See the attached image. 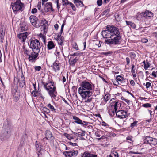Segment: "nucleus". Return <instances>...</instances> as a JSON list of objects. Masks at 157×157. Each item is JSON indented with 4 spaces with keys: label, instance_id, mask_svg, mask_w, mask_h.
<instances>
[{
    "label": "nucleus",
    "instance_id": "obj_51",
    "mask_svg": "<svg viewBox=\"0 0 157 157\" xmlns=\"http://www.w3.org/2000/svg\"><path fill=\"white\" fill-rule=\"evenodd\" d=\"M97 5L98 6H100L102 5V0H98L97 1Z\"/></svg>",
    "mask_w": 157,
    "mask_h": 157
},
{
    "label": "nucleus",
    "instance_id": "obj_47",
    "mask_svg": "<svg viewBox=\"0 0 157 157\" xmlns=\"http://www.w3.org/2000/svg\"><path fill=\"white\" fill-rule=\"evenodd\" d=\"M112 157H118V154L116 152H114L110 155Z\"/></svg>",
    "mask_w": 157,
    "mask_h": 157
},
{
    "label": "nucleus",
    "instance_id": "obj_25",
    "mask_svg": "<svg viewBox=\"0 0 157 157\" xmlns=\"http://www.w3.org/2000/svg\"><path fill=\"white\" fill-rule=\"evenodd\" d=\"M120 104L118 102H116L114 105V110H113L112 113H116L117 110V109L118 107L120 106Z\"/></svg>",
    "mask_w": 157,
    "mask_h": 157
},
{
    "label": "nucleus",
    "instance_id": "obj_35",
    "mask_svg": "<svg viewBox=\"0 0 157 157\" xmlns=\"http://www.w3.org/2000/svg\"><path fill=\"white\" fill-rule=\"evenodd\" d=\"M64 136L67 138L68 139L70 140H71L74 139V137L72 136L71 135L67 133H64Z\"/></svg>",
    "mask_w": 157,
    "mask_h": 157
},
{
    "label": "nucleus",
    "instance_id": "obj_38",
    "mask_svg": "<svg viewBox=\"0 0 157 157\" xmlns=\"http://www.w3.org/2000/svg\"><path fill=\"white\" fill-rule=\"evenodd\" d=\"M47 106L54 113L56 112L55 109L54 108V106L53 105H51L49 103L48 104Z\"/></svg>",
    "mask_w": 157,
    "mask_h": 157
},
{
    "label": "nucleus",
    "instance_id": "obj_23",
    "mask_svg": "<svg viewBox=\"0 0 157 157\" xmlns=\"http://www.w3.org/2000/svg\"><path fill=\"white\" fill-rule=\"evenodd\" d=\"M73 118L75 120L74 122L75 123L81 125L84 124L83 123H82V121L79 118H78L77 117L75 116H73Z\"/></svg>",
    "mask_w": 157,
    "mask_h": 157
},
{
    "label": "nucleus",
    "instance_id": "obj_15",
    "mask_svg": "<svg viewBox=\"0 0 157 157\" xmlns=\"http://www.w3.org/2000/svg\"><path fill=\"white\" fill-rule=\"evenodd\" d=\"M113 44L116 45L120 44L121 41V37L119 35L117 36L116 37L113 38Z\"/></svg>",
    "mask_w": 157,
    "mask_h": 157
},
{
    "label": "nucleus",
    "instance_id": "obj_55",
    "mask_svg": "<svg viewBox=\"0 0 157 157\" xmlns=\"http://www.w3.org/2000/svg\"><path fill=\"white\" fill-rule=\"evenodd\" d=\"M151 83L149 82H147L146 83V86L147 89L150 87L151 86Z\"/></svg>",
    "mask_w": 157,
    "mask_h": 157
},
{
    "label": "nucleus",
    "instance_id": "obj_59",
    "mask_svg": "<svg viewBox=\"0 0 157 157\" xmlns=\"http://www.w3.org/2000/svg\"><path fill=\"white\" fill-rule=\"evenodd\" d=\"M95 135L97 137H100L101 136V135L100 134V132L98 131H97L96 132H95Z\"/></svg>",
    "mask_w": 157,
    "mask_h": 157
},
{
    "label": "nucleus",
    "instance_id": "obj_44",
    "mask_svg": "<svg viewBox=\"0 0 157 157\" xmlns=\"http://www.w3.org/2000/svg\"><path fill=\"white\" fill-rule=\"evenodd\" d=\"M142 106L145 108H147L151 107V105L148 103H146L143 104Z\"/></svg>",
    "mask_w": 157,
    "mask_h": 157
},
{
    "label": "nucleus",
    "instance_id": "obj_21",
    "mask_svg": "<svg viewBox=\"0 0 157 157\" xmlns=\"http://www.w3.org/2000/svg\"><path fill=\"white\" fill-rule=\"evenodd\" d=\"M44 6V7L45 10H54L53 9L52 4L50 2L46 3Z\"/></svg>",
    "mask_w": 157,
    "mask_h": 157
},
{
    "label": "nucleus",
    "instance_id": "obj_33",
    "mask_svg": "<svg viewBox=\"0 0 157 157\" xmlns=\"http://www.w3.org/2000/svg\"><path fill=\"white\" fill-rule=\"evenodd\" d=\"M105 42L109 45L113 44V38L105 40Z\"/></svg>",
    "mask_w": 157,
    "mask_h": 157
},
{
    "label": "nucleus",
    "instance_id": "obj_50",
    "mask_svg": "<svg viewBox=\"0 0 157 157\" xmlns=\"http://www.w3.org/2000/svg\"><path fill=\"white\" fill-rule=\"evenodd\" d=\"M38 92L36 91V90L33 91L32 92V94L34 97H36L37 96Z\"/></svg>",
    "mask_w": 157,
    "mask_h": 157
},
{
    "label": "nucleus",
    "instance_id": "obj_62",
    "mask_svg": "<svg viewBox=\"0 0 157 157\" xmlns=\"http://www.w3.org/2000/svg\"><path fill=\"white\" fill-rule=\"evenodd\" d=\"M126 62L127 63V64H129L130 63V59H129V58L128 57H126Z\"/></svg>",
    "mask_w": 157,
    "mask_h": 157
},
{
    "label": "nucleus",
    "instance_id": "obj_30",
    "mask_svg": "<svg viewBox=\"0 0 157 157\" xmlns=\"http://www.w3.org/2000/svg\"><path fill=\"white\" fill-rule=\"evenodd\" d=\"M64 25L65 24L63 23L61 26L60 32L57 34L56 39L61 38V35L63 32V27Z\"/></svg>",
    "mask_w": 157,
    "mask_h": 157
},
{
    "label": "nucleus",
    "instance_id": "obj_39",
    "mask_svg": "<svg viewBox=\"0 0 157 157\" xmlns=\"http://www.w3.org/2000/svg\"><path fill=\"white\" fill-rule=\"evenodd\" d=\"M110 98V95L109 94H105L104 97V100L105 102L109 100Z\"/></svg>",
    "mask_w": 157,
    "mask_h": 157
},
{
    "label": "nucleus",
    "instance_id": "obj_31",
    "mask_svg": "<svg viewBox=\"0 0 157 157\" xmlns=\"http://www.w3.org/2000/svg\"><path fill=\"white\" fill-rule=\"evenodd\" d=\"M47 26H44V25H41L40 28V29L41 30V32L43 33H46L47 31Z\"/></svg>",
    "mask_w": 157,
    "mask_h": 157
},
{
    "label": "nucleus",
    "instance_id": "obj_46",
    "mask_svg": "<svg viewBox=\"0 0 157 157\" xmlns=\"http://www.w3.org/2000/svg\"><path fill=\"white\" fill-rule=\"evenodd\" d=\"M34 68L35 71H39L41 70V68L40 66H35Z\"/></svg>",
    "mask_w": 157,
    "mask_h": 157
},
{
    "label": "nucleus",
    "instance_id": "obj_12",
    "mask_svg": "<svg viewBox=\"0 0 157 157\" xmlns=\"http://www.w3.org/2000/svg\"><path fill=\"white\" fill-rule=\"evenodd\" d=\"M39 52H36V51H32L31 54L29 56L28 59L30 62H33L36 59L39 55Z\"/></svg>",
    "mask_w": 157,
    "mask_h": 157
},
{
    "label": "nucleus",
    "instance_id": "obj_64",
    "mask_svg": "<svg viewBox=\"0 0 157 157\" xmlns=\"http://www.w3.org/2000/svg\"><path fill=\"white\" fill-rule=\"evenodd\" d=\"M130 84L132 86H134L135 85V82L134 80H131L130 82Z\"/></svg>",
    "mask_w": 157,
    "mask_h": 157
},
{
    "label": "nucleus",
    "instance_id": "obj_17",
    "mask_svg": "<svg viewBox=\"0 0 157 157\" xmlns=\"http://www.w3.org/2000/svg\"><path fill=\"white\" fill-rule=\"evenodd\" d=\"M20 27L18 30L20 32H22L23 31L26 30L28 29V26L25 23H22L20 24Z\"/></svg>",
    "mask_w": 157,
    "mask_h": 157
},
{
    "label": "nucleus",
    "instance_id": "obj_36",
    "mask_svg": "<svg viewBox=\"0 0 157 157\" xmlns=\"http://www.w3.org/2000/svg\"><path fill=\"white\" fill-rule=\"evenodd\" d=\"M48 24L47 21L45 19H43L40 21V26L41 25L48 26Z\"/></svg>",
    "mask_w": 157,
    "mask_h": 157
},
{
    "label": "nucleus",
    "instance_id": "obj_54",
    "mask_svg": "<svg viewBox=\"0 0 157 157\" xmlns=\"http://www.w3.org/2000/svg\"><path fill=\"white\" fill-rule=\"evenodd\" d=\"M132 138L133 137L132 136H128L126 138V140H128L133 141Z\"/></svg>",
    "mask_w": 157,
    "mask_h": 157
},
{
    "label": "nucleus",
    "instance_id": "obj_29",
    "mask_svg": "<svg viewBox=\"0 0 157 157\" xmlns=\"http://www.w3.org/2000/svg\"><path fill=\"white\" fill-rule=\"evenodd\" d=\"M5 33L2 28L0 29V41L3 40Z\"/></svg>",
    "mask_w": 157,
    "mask_h": 157
},
{
    "label": "nucleus",
    "instance_id": "obj_45",
    "mask_svg": "<svg viewBox=\"0 0 157 157\" xmlns=\"http://www.w3.org/2000/svg\"><path fill=\"white\" fill-rule=\"evenodd\" d=\"M130 57L133 59H134L136 57V55L134 52H131L129 54Z\"/></svg>",
    "mask_w": 157,
    "mask_h": 157
},
{
    "label": "nucleus",
    "instance_id": "obj_60",
    "mask_svg": "<svg viewBox=\"0 0 157 157\" xmlns=\"http://www.w3.org/2000/svg\"><path fill=\"white\" fill-rule=\"evenodd\" d=\"M55 3L56 4L57 6L58 9H59L58 0H55Z\"/></svg>",
    "mask_w": 157,
    "mask_h": 157
},
{
    "label": "nucleus",
    "instance_id": "obj_13",
    "mask_svg": "<svg viewBox=\"0 0 157 157\" xmlns=\"http://www.w3.org/2000/svg\"><path fill=\"white\" fill-rule=\"evenodd\" d=\"M12 94L13 100L16 102L18 101L20 97L19 92L16 90H13L12 91Z\"/></svg>",
    "mask_w": 157,
    "mask_h": 157
},
{
    "label": "nucleus",
    "instance_id": "obj_63",
    "mask_svg": "<svg viewBox=\"0 0 157 157\" xmlns=\"http://www.w3.org/2000/svg\"><path fill=\"white\" fill-rule=\"evenodd\" d=\"M152 75L154 77H157V75L156 74V72L155 71H153L152 73Z\"/></svg>",
    "mask_w": 157,
    "mask_h": 157
},
{
    "label": "nucleus",
    "instance_id": "obj_49",
    "mask_svg": "<svg viewBox=\"0 0 157 157\" xmlns=\"http://www.w3.org/2000/svg\"><path fill=\"white\" fill-rule=\"evenodd\" d=\"M113 84L116 86H117L119 84V83L118 82L117 80H114L113 81H112Z\"/></svg>",
    "mask_w": 157,
    "mask_h": 157
},
{
    "label": "nucleus",
    "instance_id": "obj_40",
    "mask_svg": "<svg viewBox=\"0 0 157 157\" xmlns=\"http://www.w3.org/2000/svg\"><path fill=\"white\" fill-rule=\"evenodd\" d=\"M113 53V52L112 51H109L106 52H103L102 54L106 56H110Z\"/></svg>",
    "mask_w": 157,
    "mask_h": 157
},
{
    "label": "nucleus",
    "instance_id": "obj_42",
    "mask_svg": "<svg viewBox=\"0 0 157 157\" xmlns=\"http://www.w3.org/2000/svg\"><path fill=\"white\" fill-rule=\"evenodd\" d=\"M89 97V98H87L86 100L85 101V102H91L92 101H93V100L94 99V98L92 97Z\"/></svg>",
    "mask_w": 157,
    "mask_h": 157
},
{
    "label": "nucleus",
    "instance_id": "obj_4",
    "mask_svg": "<svg viewBox=\"0 0 157 157\" xmlns=\"http://www.w3.org/2000/svg\"><path fill=\"white\" fill-rule=\"evenodd\" d=\"M30 41V48H31L32 51H36L40 52L41 46L39 41L34 39H31Z\"/></svg>",
    "mask_w": 157,
    "mask_h": 157
},
{
    "label": "nucleus",
    "instance_id": "obj_24",
    "mask_svg": "<svg viewBox=\"0 0 157 157\" xmlns=\"http://www.w3.org/2000/svg\"><path fill=\"white\" fill-rule=\"evenodd\" d=\"M55 45L53 42L50 41L48 42L47 44V48L49 50L52 49L54 48Z\"/></svg>",
    "mask_w": 157,
    "mask_h": 157
},
{
    "label": "nucleus",
    "instance_id": "obj_26",
    "mask_svg": "<svg viewBox=\"0 0 157 157\" xmlns=\"http://www.w3.org/2000/svg\"><path fill=\"white\" fill-rule=\"evenodd\" d=\"M81 157H97V155L85 152Z\"/></svg>",
    "mask_w": 157,
    "mask_h": 157
},
{
    "label": "nucleus",
    "instance_id": "obj_56",
    "mask_svg": "<svg viewBox=\"0 0 157 157\" xmlns=\"http://www.w3.org/2000/svg\"><path fill=\"white\" fill-rule=\"evenodd\" d=\"M37 7L39 10H40L41 8V2H39L37 4Z\"/></svg>",
    "mask_w": 157,
    "mask_h": 157
},
{
    "label": "nucleus",
    "instance_id": "obj_5",
    "mask_svg": "<svg viewBox=\"0 0 157 157\" xmlns=\"http://www.w3.org/2000/svg\"><path fill=\"white\" fill-rule=\"evenodd\" d=\"M11 6L13 10H22L25 9V5L20 0H17L14 3H12Z\"/></svg>",
    "mask_w": 157,
    "mask_h": 157
},
{
    "label": "nucleus",
    "instance_id": "obj_3",
    "mask_svg": "<svg viewBox=\"0 0 157 157\" xmlns=\"http://www.w3.org/2000/svg\"><path fill=\"white\" fill-rule=\"evenodd\" d=\"M12 129V127L10 125L8 124L4 125L0 136V139L2 141L6 140L10 136Z\"/></svg>",
    "mask_w": 157,
    "mask_h": 157
},
{
    "label": "nucleus",
    "instance_id": "obj_22",
    "mask_svg": "<svg viewBox=\"0 0 157 157\" xmlns=\"http://www.w3.org/2000/svg\"><path fill=\"white\" fill-rule=\"evenodd\" d=\"M35 145L36 150L38 152H40L41 151L42 147V146L40 143L37 141H36L35 143Z\"/></svg>",
    "mask_w": 157,
    "mask_h": 157
},
{
    "label": "nucleus",
    "instance_id": "obj_9",
    "mask_svg": "<svg viewBox=\"0 0 157 157\" xmlns=\"http://www.w3.org/2000/svg\"><path fill=\"white\" fill-rule=\"evenodd\" d=\"M78 152L77 150L65 151L63 153L66 157H75L78 155Z\"/></svg>",
    "mask_w": 157,
    "mask_h": 157
},
{
    "label": "nucleus",
    "instance_id": "obj_11",
    "mask_svg": "<svg viewBox=\"0 0 157 157\" xmlns=\"http://www.w3.org/2000/svg\"><path fill=\"white\" fill-rule=\"evenodd\" d=\"M116 116L120 118H125L128 117L127 112L123 110H119L116 112Z\"/></svg>",
    "mask_w": 157,
    "mask_h": 157
},
{
    "label": "nucleus",
    "instance_id": "obj_52",
    "mask_svg": "<svg viewBox=\"0 0 157 157\" xmlns=\"http://www.w3.org/2000/svg\"><path fill=\"white\" fill-rule=\"evenodd\" d=\"M134 65L133 64H132L131 72H132V73H135V69H134Z\"/></svg>",
    "mask_w": 157,
    "mask_h": 157
},
{
    "label": "nucleus",
    "instance_id": "obj_28",
    "mask_svg": "<svg viewBox=\"0 0 157 157\" xmlns=\"http://www.w3.org/2000/svg\"><path fill=\"white\" fill-rule=\"evenodd\" d=\"M153 13L149 10H146L144 14V16L151 17L153 16Z\"/></svg>",
    "mask_w": 157,
    "mask_h": 157
},
{
    "label": "nucleus",
    "instance_id": "obj_7",
    "mask_svg": "<svg viewBox=\"0 0 157 157\" xmlns=\"http://www.w3.org/2000/svg\"><path fill=\"white\" fill-rule=\"evenodd\" d=\"M146 144H149L151 146H155L157 144V139L150 137L146 136L145 137L143 145H144Z\"/></svg>",
    "mask_w": 157,
    "mask_h": 157
},
{
    "label": "nucleus",
    "instance_id": "obj_14",
    "mask_svg": "<svg viewBox=\"0 0 157 157\" xmlns=\"http://www.w3.org/2000/svg\"><path fill=\"white\" fill-rule=\"evenodd\" d=\"M109 32H108L107 29L105 30H103L101 33V34L104 38L108 39L112 37L110 33Z\"/></svg>",
    "mask_w": 157,
    "mask_h": 157
},
{
    "label": "nucleus",
    "instance_id": "obj_16",
    "mask_svg": "<svg viewBox=\"0 0 157 157\" xmlns=\"http://www.w3.org/2000/svg\"><path fill=\"white\" fill-rule=\"evenodd\" d=\"M45 138L48 140H52L54 139V137L51 132L49 130H46L45 132Z\"/></svg>",
    "mask_w": 157,
    "mask_h": 157
},
{
    "label": "nucleus",
    "instance_id": "obj_32",
    "mask_svg": "<svg viewBox=\"0 0 157 157\" xmlns=\"http://www.w3.org/2000/svg\"><path fill=\"white\" fill-rule=\"evenodd\" d=\"M116 79L118 82L119 83V84H121L123 82L124 78L120 75H118L116 77Z\"/></svg>",
    "mask_w": 157,
    "mask_h": 157
},
{
    "label": "nucleus",
    "instance_id": "obj_58",
    "mask_svg": "<svg viewBox=\"0 0 157 157\" xmlns=\"http://www.w3.org/2000/svg\"><path fill=\"white\" fill-rule=\"evenodd\" d=\"M141 41L142 43H146L148 42V40L146 38H143L142 39Z\"/></svg>",
    "mask_w": 157,
    "mask_h": 157
},
{
    "label": "nucleus",
    "instance_id": "obj_37",
    "mask_svg": "<svg viewBox=\"0 0 157 157\" xmlns=\"http://www.w3.org/2000/svg\"><path fill=\"white\" fill-rule=\"evenodd\" d=\"M63 39L64 38L63 36H61V38L56 39L59 45H63Z\"/></svg>",
    "mask_w": 157,
    "mask_h": 157
},
{
    "label": "nucleus",
    "instance_id": "obj_53",
    "mask_svg": "<svg viewBox=\"0 0 157 157\" xmlns=\"http://www.w3.org/2000/svg\"><path fill=\"white\" fill-rule=\"evenodd\" d=\"M69 144L72 146H76L77 145V144L76 143H72L71 142H68Z\"/></svg>",
    "mask_w": 157,
    "mask_h": 157
},
{
    "label": "nucleus",
    "instance_id": "obj_6",
    "mask_svg": "<svg viewBox=\"0 0 157 157\" xmlns=\"http://www.w3.org/2000/svg\"><path fill=\"white\" fill-rule=\"evenodd\" d=\"M106 29L110 33L112 37L114 36L120 35V33L118 28L113 25H108L106 26Z\"/></svg>",
    "mask_w": 157,
    "mask_h": 157
},
{
    "label": "nucleus",
    "instance_id": "obj_1",
    "mask_svg": "<svg viewBox=\"0 0 157 157\" xmlns=\"http://www.w3.org/2000/svg\"><path fill=\"white\" fill-rule=\"evenodd\" d=\"M80 86L78 89V92L82 98L86 99L90 97L92 94V91L94 90V85L91 82L83 81L81 82Z\"/></svg>",
    "mask_w": 157,
    "mask_h": 157
},
{
    "label": "nucleus",
    "instance_id": "obj_48",
    "mask_svg": "<svg viewBox=\"0 0 157 157\" xmlns=\"http://www.w3.org/2000/svg\"><path fill=\"white\" fill-rule=\"evenodd\" d=\"M137 123V121H134L133 123L131 124L130 127L132 128H134L135 126L136 125Z\"/></svg>",
    "mask_w": 157,
    "mask_h": 157
},
{
    "label": "nucleus",
    "instance_id": "obj_18",
    "mask_svg": "<svg viewBox=\"0 0 157 157\" xmlns=\"http://www.w3.org/2000/svg\"><path fill=\"white\" fill-rule=\"evenodd\" d=\"M78 60V59L77 57L71 56L69 60L70 64L72 66H74Z\"/></svg>",
    "mask_w": 157,
    "mask_h": 157
},
{
    "label": "nucleus",
    "instance_id": "obj_41",
    "mask_svg": "<svg viewBox=\"0 0 157 157\" xmlns=\"http://www.w3.org/2000/svg\"><path fill=\"white\" fill-rule=\"evenodd\" d=\"M66 5L68 7H71L73 10H75V7L72 3L69 2V3H67V4Z\"/></svg>",
    "mask_w": 157,
    "mask_h": 157
},
{
    "label": "nucleus",
    "instance_id": "obj_8",
    "mask_svg": "<svg viewBox=\"0 0 157 157\" xmlns=\"http://www.w3.org/2000/svg\"><path fill=\"white\" fill-rule=\"evenodd\" d=\"M30 21L32 25L36 28L40 26V21L35 16L32 15L29 17Z\"/></svg>",
    "mask_w": 157,
    "mask_h": 157
},
{
    "label": "nucleus",
    "instance_id": "obj_34",
    "mask_svg": "<svg viewBox=\"0 0 157 157\" xmlns=\"http://www.w3.org/2000/svg\"><path fill=\"white\" fill-rule=\"evenodd\" d=\"M126 22L127 25L130 26L131 27L133 28H136V25L132 22L126 21Z\"/></svg>",
    "mask_w": 157,
    "mask_h": 157
},
{
    "label": "nucleus",
    "instance_id": "obj_2",
    "mask_svg": "<svg viewBox=\"0 0 157 157\" xmlns=\"http://www.w3.org/2000/svg\"><path fill=\"white\" fill-rule=\"evenodd\" d=\"M42 84L44 86V88L48 91L49 94L52 97L55 98L57 94L56 88L54 86V83L51 81H48L45 82H42Z\"/></svg>",
    "mask_w": 157,
    "mask_h": 157
},
{
    "label": "nucleus",
    "instance_id": "obj_61",
    "mask_svg": "<svg viewBox=\"0 0 157 157\" xmlns=\"http://www.w3.org/2000/svg\"><path fill=\"white\" fill-rule=\"evenodd\" d=\"M79 55V53L76 52V53H74L73 54L71 55L70 56H78Z\"/></svg>",
    "mask_w": 157,
    "mask_h": 157
},
{
    "label": "nucleus",
    "instance_id": "obj_19",
    "mask_svg": "<svg viewBox=\"0 0 157 157\" xmlns=\"http://www.w3.org/2000/svg\"><path fill=\"white\" fill-rule=\"evenodd\" d=\"M18 82L20 86L21 87H23L25 84V80L23 74L21 75V77L19 79Z\"/></svg>",
    "mask_w": 157,
    "mask_h": 157
},
{
    "label": "nucleus",
    "instance_id": "obj_20",
    "mask_svg": "<svg viewBox=\"0 0 157 157\" xmlns=\"http://www.w3.org/2000/svg\"><path fill=\"white\" fill-rule=\"evenodd\" d=\"M60 64L58 61H56L53 63V68L55 71H59L60 70Z\"/></svg>",
    "mask_w": 157,
    "mask_h": 157
},
{
    "label": "nucleus",
    "instance_id": "obj_43",
    "mask_svg": "<svg viewBox=\"0 0 157 157\" xmlns=\"http://www.w3.org/2000/svg\"><path fill=\"white\" fill-rule=\"evenodd\" d=\"M150 63L148 62H147L145 65H144V68L145 70H146L150 67Z\"/></svg>",
    "mask_w": 157,
    "mask_h": 157
},
{
    "label": "nucleus",
    "instance_id": "obj_10",
    "mask_svg": "<svg viewBox=\"0 0 157 157\" xmlns=\"http://www.w3.org/2000/svg\"><path fill=\"white\" fill-rule=\"evenodd\" d=\"M28 36V33L27 32L19 33L17 35V36L19 39V41L22 43L25 41Z\"/></svg>",
    "mask_w": 157,
    "mask_h": 157
},
{
    "label": "nucleus",
    "instance_id": "obj_57",
    "mask_svg": "<svg viewBox=\"0 0 157 157\" xmlns=\"http://www.w3.org/2000/svg\"><path fill=\"white\" fill-rule=\"evenodd\" d=\"M63 5H67L69 3L68 0H63Z\"/></svg>",
    "mask_w": 157,
    "mask_h": 157
},
{
    "label": "nucleus",
    "instance_id": "obj_27",
    "mask_svg": "<svg viewBox=\"0 0 157 157\" xmlns=\"http://www.w3.org/2000/svg\"><path fill=\"white\" fill-rule=\"evenodd\" d=\"M31 48H30L29 50V49H27L24 48L23 52H24V54L25 56H29L31 53H32V52H31V50L32 49Z\"/></svg>",
    "mask_w": 157,
    "mask_h": 157
}]
</instances>
